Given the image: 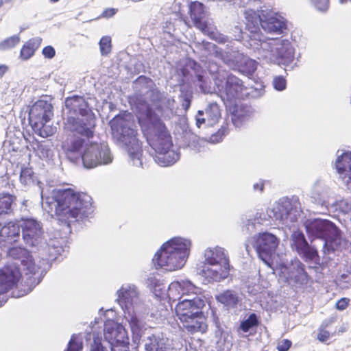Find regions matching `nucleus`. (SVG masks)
I'll return each mask as SVG.
<instances>
[{"mask_svg": "<svg viewBox=\"0 0 351 351\" xmlns=\"http://www.w3.org/2000/svg\"><path fill=\"white\" fill-rule=\"evenodd\" d=\"M260 322L255 313H251L247 319L241 322L239 328L243 332H247L251 328L258 326Z\"/></svg>", "mask_w": 351, "mask_h": 351, "instance_id": "36", "label": "nucleus"}, {"mask_svg": "<svg viewBox=\"0 0 351 351\" xmlns=\"http://www.w3.org/2000/svg\"><path fill=\"white\" fill-rule=\"evenodd\" d=\"M200 44L202 46L203 49L208 52V54L213 53L216 57H221L223 56V50L218 47L215 44L206 40H202Z\"/></svg>", "mask_w": 351, "mask_h": 351, "instance_id": "38", "label": "nucleus"}, {"mask_svg": "<svg viewBox=\"0 0 351 351\" xmlns=\"http://www.w3.org/2000/svg\"><path fill=\"white\" fill-rule=\"evenodd\" d=\"M117 12V9L109 8L105 9L101 15L97 17V19L100 18H105V19H109L112 17Z\"/></svg>", "mask_w": 351, "mask_h": 351, "instance_id": "48", "label": "nucleus"}, {"mask_svg": "<svg viewBox=\"0 0 351 351\" xmlns=\"http://www.w3.org/2000/svg\"><path fill=\"white\" fill-rule=\"evenodd\" d=\"M275 58L278 64L285 65L289 64L293 60V49L288 41H287L286 43H282L280 46L276 49Z\"/></svg>", "mask_w": 351, "mask_h": 351, "instance_id": "25", "label": "nucleus"}, {"mask_svg": "<svg viewBox=\"0 0 351 351\" xmlns=\"http://www.w3.org/2000/svg\"><path fill=\"white\" fill-rule=\"evenodd\" d=\"M189 15L196 28L199 29L204 35L208 36L210 38L217 40L215 33L210 30L207 21H203L204 18L203 3L198 1L191 2L189 5Z\"/></svg>", "mask_w": 351, "mask_h": 351, "instance_id": "16", "label": "nucleus"}, {"mask_svg": "<svg viewBox=\"0 0 351 351\" xmlns=\"http://www.w3.org/2000/svg\"><path fill=\"white\" fill-rule=\"evenodd\" d=\"M191 241L182 238H173L163 243L155 254L154 263L167 271L181 269L189 254Z\"/></svg>", "mask_w": 351, "mask_h": 351, "instance_id": "3", "label": "nucleus"}, {"mask_svg": "<svg viewBox=\"0 0 351 351\" xmlns=\"http://www.w3.org/2000/svg\"><path fill=\"white\" fill-rule=\"evenodd\" d=\"M292 245L297 252L305 260L314 261L319 259L317 250L308 245L304 234L301 231H295L292 234Z\"/></svg>", "mask_w": 351, "mask_h": 351, "instance_id": "17", "label": "nucleus"}, {"mask_svg": "<svg viewBox=\"0 0 351 351\" xmlns=\"http://www.w3.org/2000/svg\"><path fill=\"white\" fill-rule=\"evenodd\" d=\"M104 335L113 351H116L117 348L119 351H129V338L123 326L113 323H106Z\"/></svg>", "mask_w": 351, "mask_h": 351, "instance_id": "10", "label": "nucleus"}, {"mask_svg": "<svg viewBox=\"0 0 351 351\" xmlns=\"http://www.w3.org/2000/svg\"><path fill=\"white\" fill-rule=\"evenodd\" d=\"M304 226L309 238L323 239L325 241V245L335 241L338 236L337 228L332 222L326 219L307 220Z\"/></svg>", "mask_w": 351, "mask_h": 351, "instance_id": "8", "label": "nucleus"}, {"mask_svg": "<svg viewBox=\"0 0 351 351\" xmlns=\"http://www.w3.org/2000/svg\"><path fill=\"white\" fill-rule=\"evenodd\" d=\"M20 227L24 241L30 246L35 245L43 233L40 222L33 218H21Z\"/></svg>", "mask_w": 351, "mask_h": 351, "instance_id": "15", "label": "nucleus"}, {"mask_svg": "<svg viewBox=\"0 0 351 351\" xmlns=\"http://www.w3.org/2000/svg\"><path fill=\"white\" fill-rule=\"evenodd\" d=\"M20 43V37L14 35L7 38L0 43V48L2 50H8L15 47Z\"/></svg>", "mask_w": 351, "mask_h": 351, "instance_id": "39", "label": "nucleus"}, {"mask_svg": "<svg viewBox=\"0 0 351 351\" xmlns=\"http://www.w3.org/2000/svg\"><path fill=\"white\" fill-rule=\"evenodd\" d=\"M350 303V299L347 298H342L340 300H339L336 304L335 307L339 311L345 310L349 305Z\"/></svg>", "mask_w": 351, "mask_h": 351, "instance_id": "47", "label": "nucleus"}, {"mask_svg": "<svg viewBox=\"0 0 351 351\" xmlns=\"http://www.w3.org/2000/svg\"><path fill=\"white\" fill-rule=\"evenodd\" d=\"M261 25L263 29L270 32L281 34L287 29L286 22L283 19H280L276 16H269L265 20L261 21Z\"/></svg>", "mask_w": 351, "mask_h": 351, "instance_id": "28", "label": "nucleus"}, {"mask_svg": "<svg viewBox=\"0 0 351 351\" xmlns=\"http://www.w3.org/2000/svg\"><path fill=\"white\" fill-rule=\"evenodd\" d=\"M254 189L256 191H259L260 192H263L264 190L265 184L263 181H261L258 183H256L253 186Z\"/></svg>", "mask_w": 351, "mask_h": 351, "instance_id": "52", "label": "nucleus"}, {"mask_svg": "<svg viewBox=\"0 0 351 351\" xmlns=\"http://www.w3.org/2000/svg\"><path fill=\"white\" fill-rule=\"evenodd\" d=\"M248 114L247 111L245 108L235 107V109L232 113V121L236 127H240L247 119Z\"/></svg>", "mask_w": 351, "mask_h": 351, "instance_id": "34", "label": "nucleus"}, {"mask_svg": "<svg viewBox=\"0 0 351 351\" xmlns=\"http://www.w3.org/2000/svg\"><path fill=\"white\" fill-rule=\"evenodd\" d=\"M42 53L45 58L49 59L53 58L56 55V51L54 48L50 45L45 47Z\"/></svg>", "mask_w": 351, "mask_h": 351, "instance_id": "49", "label": "nucleus"}, {"mask_svg": "<svg viewBox=\"0 0 351 351\" xmlns=\"http://www.w3.org/2000/svg\"><path fill=\"white\" fill-rule=\"evenodd\" d=\"M226 134H228V128L222 125L215 134L210 136V140L213 143H217L223 139Z\"/></svg>", "mask_w": 351, "mask_h": 351, "instance_id": "42", "label": "nucleus"}, {"mask_svg": "<svg viewBox=\"0 0 351 351\" xmlns=\"http://www.w3.org/2000/svg\"><path fill=\"white\" fill-rule=\"evenodd\" d=\"M274 87L278 90H283L286 88L287 82L282 76H277L274 79Z\"/></svg>", "mask_w": 351, "mask_h": 351, "instance_id": "44", "label": "nucleus"}, {"mask_svg": "<svg viewBox=\"0 0 351 351\" xmlns=\"http://www.w3.org/2000/svg\"><path fill=\"white\" fill-rule=\"evenodd\" d=\"M351 1V0H350Z\"/></svg>", "mask_w": 351, "mask_h": 351, "instance_id": "62", "label": "nucleus"}, {"mask_svg": "<svg viewBox=\"0 0 351 351\" xmlns=\"http://www.w3.org/2000/svg\"><path fill=\"white\" fill-rule=\"evenodd\" d=\"M52 197L56 203L55 214L59 221L70 228V223L80 215H85L92 207V197L86 193L73 189H54Z\"/></svg>", "mask_w": 351, "mask_h": 351, "instance_id": "1", "label": "nucleus"}, {"mask_svg": "<svg viewBox=\"0 0 351 351\" xmlns=\"http://www.w3.org/2000/svg\"><path fill=\"white\" fill-rule=\"evenodd\" d=\"M3 4V0H0V8L2 7Z\"/></svg>", "mask_w": 351, "mask_h": 351, "instance_id": "57", "label": "nucleus"}, {"mask_svg": "<svg viewBox=\"0 0 351 351\" xmlns=\"http://www.w3.org/2000/svg\"><path fill=\"white\" fill-rule=\"evenodd\" d=\"M204 306V301L199 297L195 296L192 299H184L176 305V315L181 324L193 315L202 310Z\"/></svg>", "mask_w": 351, "mask_h": 351, "instance_id": "14", "label": "nucleus"}, {"mask_svg": "<svg viewBox=\"0 0 351 351\" xmlns=\"http://www.w3.org/2000/svg\"><path fill=\"white\" fill-rule=\"evenodd\" d=\"M330 322L323 323L319 328V332L317 334V339L321 342H325L330 337V332L328 331L326 328L329 326Z\"/></svg>", "mask_w": 351, "mask_h": 351, "instance_id": "40", "label": "nucleus"}, {"mask_svg": "<svg viewBox=\"0 0 351 351\" xmlns=\"http://www.w3.org/2000/svg\"><path fill=\"white\" fill-rule=\"evenodd\" d=\"M309 280L310 277L305 270L304 265L299 261L292 263L287 269L286 280L289 283L292 282L297 287H302L307 285Z\"/></svg>", "mask_w": 351, "mask_h": 351, "instance_id": "21", "label": "nucleus"}, {"mask_svg": "<svg viewBox=\"0 0 351 351\" xmlns=\"http://www.w3.org/2000/svg\"><path fill=\"white\" fill-rule=\"evenodd\" d=\"M100 53L102 56H108L112 51V40L109 36H104L99 42Z\"/></svg>", "mask_w": 351, "mask_h": 351, "instance_id": "37", "label": "nucleus"}, {"mask_svg": "<svg viewBox=\"0 0 351 351\" xmlns=\"http://www.w3.org/2000/svg\"><path fill=\"white\" fill-rule=\"evenodd\" d=\"M130 295V291L129 290H121L119 293V298L126 303L128 302Z\"/></svg>", "mask_w": 351, "mask_h": 351, "instance_id": "51", "label": "nucleus"}, {"mask_svg": "<svg viewBox=\"0 0 351 351\" xmlns=\"http://www.w3.org/2000/svg\"><path fill=\"white\" fill-rule=\"evenodd\" d=\"M182 328L193 335L197 332L206 333L208 330L207 318L200 310L181 323Z\"/></svg>", "mask_w": 351, "mask_h": 351, "instance_id": "20", "label": "nucleus"}, {"mask_svg": "<svg viewBox=\"0 0 351 351\" xmlns=\"http://www.w3.org/2000/svg\"><path fill=\"white\" fill-rule=\"evenodd\" d=\"M335 167L347 188L351 190V152H346L336 159Z\"/></svg>", "mask_w": 351, "mask_h": 351, "instance_id": "23", "label": "nucleus"}, {"mask_svg": "<svg viewBox=\"0 0 351 351\" xmlns=\"http://www.w3.org/2000/svg\"><path fill=\"white\" fill-rule=\"evenodd\" d=\"M42 39L40 38H32L26 41L22 46L19 58L26 61L34 56L36 51L40 47Z\"/></svg>", "mask_w": 351, "mask_h": 351, "instance_id": "26", "label": "nucleus"}, {"mask_svg": "<svg viewBox=\"0 0 351 351\" xmlns=\"http://www.w3.org/2000/svg\"><path fill=\"white\" fill-rule=\"evenodd\" d=\"M185 24H186L189 27H191L186 21H185Z\"/></svg>", "mask_w": 351, "mask_h": 351, "instance_id": "60", "label": "nucleus"}, {"mask_svg": "<svg viewBox=\"0 0 351 351\" xmlns=\"http://www.w3.org/2000/svg\"><path fill=\"white\" fill-rule=\"evenodd\" d=\"M218 302L226 306H234L237 304V295L231 290H226L216 296Z\"/></svg>", "mask_w": 351, "mask_h": 351, "instance_id": "32", "label": "nucleus"}, {"mask_svg": "<svg viewBox=\"0 0 351 351\" xmlns=\"http://www.w3.org/2000/svg\"><path fill=\"white\" fill-rule=\"evenodd\" d=\"M65 107L70 113L79 114L81 116H87L91 113L88 104L83 96L73 95L67 97Z\"/></svg>", "mask_w": 351, "mask_h": 351, "instance_id": "24", "label": "nucleus"}, {"mask_svg": "<svg viewBox=\"0 0 351 351\" xmlns=\"http://www.w3.org/2000/svg\"><path fill=\"white\" fill-rule=\"evenodd\" d=\"M8 70V66L5 64H0V78L7 72Z\"/></svg>", "mask_w": 351, "mask_h": 351, "instance_id": "53", "label": "nucleus"}, {"mask_svg": "<svg viewBox=\"0 0 351 351\" xmlns=\"http://www.w3.org/2000/svg\"><path fill=\"white\" fill-rule=\"evenodd\" d=\"M84 117L85 118L83 119L69 117L66 119V124L71 130L76 132L87 138H93L95 128V117L92 113Z\"/></svg>", "mask_w": 351, "mask_h": 351, "instance_id": "13", "label": "nucleus"}, {"mask_svg": "<svg viewBox=\"0 0 351 351\" xmlns=\"http://www.w3.org/2000/svg\"><path fill=\"white\" fill-rule=\"evenodd\" d=\"M190 104H191L190 99L188 98H185L184 100V102H183V106H185V108L187 109L190 106Z\"/></svg>", "mask_w": 351, "mask_h": 351, "instance_id": "55", "label": "nucleus"}, {"mask_svg": "<svg viewBox=\"0 0 351 351\" xmlns=\"http://www.w3.org/2000/svg\"><path fill=\"white\" fill-rule=\"evenodd\" d=\"M91 351H106L105 348L101 343V337L94 336L93 343L91 345Z\"/></svg>", "mask_w": 351, "mask_h": 351, "instance_id": "45", "label": "nucleus"}, {"mask_svg": "<svg viewBox=\"0 0 351 351\" xmlns=\"http://www.w3.org/2000/svg\"><path fill=\"white\" fill-rule=\"evenodd\" d=\"M244 89L242 81L236 76L230 75L227 77L221 97L223 99L231 101L241 97Z\"/></svg>", "mask_w": 351, "mask_h": 351, "instance_id": "22", "label": "nucleus"}, {"mask_svg": "<svg viewBox=\"0 0 351 351\" xmlns=\"http://www.w3.org/2000/svg\"><path fill=\"white\" fill-rule=\"evenodd\" d=\"M145 351H167L164 343L158 342L156 339H150L149 342L145 344Z\"/></svg>", "mask_w": 351, "mask_h": 351, "instance_id": "41", "label": "nucleus"}, {"mask_svg": "<svg viewBox=\"0 0 351 351\" xmlns=\"http://www.w3.org/2000/svg\"><path fill=\"white\" fill-rule=\"evenodd\" d=\"M196 287L189 280H182L181 282H173L169 286V293L173 291H178L182 295H189L190 294H196Z\"/></svg>", "mask_w": 351, "mask_h": 351, "instance_id": "29", "label": "nucleus"}, {"mask_svg": "<svg viewBox=\"0 0 351 351\" xmlns=\"http://www.w3.org/2000/svg\"><path fill=\"white\" fill-rule=\"evenodd\" d=\"M292 346V342L289 339H282L276 347L278 351H288Z\"/></svg>", "mask_w": 351, "mask_h": 351, "instance_id": "46", "label": "nucleus"}, {"mask_svg": "<svg viewBox=\"0 0 351 351\" xmlns=\"http://www.w3.org/2000/svg\"><path fill=\"white\" fill-rule=\"evenodd\" d=\"M60 1V0H50V1L53 2V3L58 2V1Z\"/></svg>", "mask_w": 351, "mask_h": 351, "instance_id": "58", "label": "nucleus"}, {"mask_svg": "<svg viewBox=\"0 0 351 351\" xmlns=\"http://www.w3.org/2000/svg\"><path fill=\"white\" fill-rule=\"evenodd\" d=\"M82 342L77 340L76 337L73 335L69 341L67 348L65 351H80L82 349Z\"/></svg>", "mask_w": 351, "mask_h": 351, "instance_id": "43", "label": "nucleus"}, {"mask_svg": "<svg viewBox=\"0 0 351 351\" xmlns=\"http://www.w3.org/2000/svg\"><path fill=\"white\" fill-rule=\"evenodd\" d=\"M257 36L260 37V35L257 34ZM254 45H256V48H258L259 46H261V38H258L257 42H255Z\"/></svg>", "mask_w": 351, "mask_h": 351, "instance_id": "56", "label": "nucleus"}, {"mask_svg": "<svg viewBox=\"0 0 351 351\" xmlns=\"http://www.w3.org/2000/svg\"><path fill=\"white\" fill-rule=\"evenodd\" d=\"M315 7L322 11L326 10L328 7V0H314Z\"/></svg>", "mask_w": 351, "mask_h": 351, "instance_id": "50", "label": "nucleus"}, {"mask_svg": "<svg viewBox=\"0 0 351 351\" xmlns=\"http://www.w3.org/2000/svg\"><path fill=\"white\" fill-rule=\"evenodd\" d=\"M346 1H347V0H341V3H345V2H346Z\"/></svg>", "mask_w": 351, "mask_h": 351, "instance_id": "59", "label": "nucleus"}, {"mask_svg": "<svg viewBox=\"0 0 351 351\" xmlns=\"http://www.w3.org/2000/svg\"><path fill=\"white\" fill-rule=\"evenodd\" d=\"M206 263L211 266L219 265V269H213L204 266L202 273L206 278L215 281L226 279L230 273V261L223 250L215 247L207 250L205 253Z\"/></svg>", "mask_w": 351, "mask_h": 351, "instance_id": "5", "label": "nucleus"}, {"mask_svg": "<svg viewBox=\"0 0 351 351\" xmlns=\"http://www.w3.org/2000/svg\"><path fill=\"white\" fill-rule=\"evenodd\" d=\"M257 63L255 60L243 57L239 65V71L245 75H252L256 70Z\"/></svg>", "mask_w": 351, "mask_h": 351, "instance_id": "33", "label": "nucleus"}, {"mask_svg": "<svg viewBox=\"0 0 351 351\" xmlns=\"http://www.w3.org/2000/svg\"><path fill=\"white\" fill-rule=\"evenodd\" d=\"M197 81L199 82H200V87L203 88L204 87V76L202 75H197Z\"/></svg>", "mask_w": 351, "mask_h": 351, "instance_id": "54", "label": "nucleus"}, {"mask_svg": "<svg viewBox=\"0 0 351 351\" xmlns=\"http://www.w3.org/2000/svg\"><path fill=\"white\" fill-rule=\"evenodd\" d=\"M82 158L84 167L88 169L108 164L112 160L109 149L97 143L87 145Z\"/></svg>", "mask_w": 351, "mask_h": 351, "instance_id": "9", "label": "nucleus"}, {"mask_svg": "<svg viewBox=\"0 0 351 351\" xmlns=\"http://www.w3.org/2000/svg\"><path fill=\"white\" fill-rule=\"evenodd\" d=\"M288 215H289V213H287L286 218H287V217H288Z\"/></svg>", "mask_w": 351, "mask_h": 351, "instance_id": "61", "label": "nucleus"}, {"mask_svg": "<svg viewBox=\"0 0 351 351\" xmlns=\"http://www.w3.org/2000/svg\"><path fill=\"white\" fill-rule=\"evenodd\" d=\"M16 197L9 193L0 194V216L12 213V206L16 203Z\"/></svg>", "mask_w": 351, "mask_h": 351, "instance_id": "30", "label": "nucleus"}, {"mask_svg": "<svg viewBox=\"0 0 351 351\" xmlns=\"http://www.w3.org/2000/svg\"><path fill=\"white\" fill-rule=\"evenodd\" d=\"M132 105L135 108V114L141 129L152 124L157 119H160L147 101L141 95L135 96Z\"/></svg>", "mask_w": 351, "mask_h": 351, "instance_id": "12", "label": "nucleus"}, {"mask_svg": "<svg viewBox=\"0 0 351 351\" xmlns=\"http://www.w3.org/2000/svg\"><path fill=\"white\" fill-rule=\"evenodd\" d=\"M84 144V139L80 137L67 138L62 144V148L66 153L79 152Z\"/></svg>", "mask_w": 351, "mask_h": 351, "instance_id": "31", "label": "nucleus"}, {"mask_svg": "<svg viewBox=\"0 0 351 351\" xmlns=\"http://www.w3.org/2000/svg\"><path fill=\"white\" fill-rule=\"evenodd\" d=\"M53 117V107L51 102L38 99L31 106L29 111V123L38 136L47 138L52 136L56 128L47 125Z\"/></svg>", "mask_w": 351, "mask_h": 351, "instance_id": "4", "label": "nucleus"}, {"mask_svg": "<svg viewBox=\"0 0 351 351\" xmlns=\"http://www.w3.org/2000/svg\"><path fill=\"white\" fill-rule=\"evenodd\" d=\"M21 274L16 264H8L0 269V288L3 291L7 292L15 287Z\"/></svg>", "mask_w": 351, "mask_h": 351, "instance_id": "18", "label": "nucleus"}, {"mask_svg": "<svg viewBox=\"0 0 351 351\" xmlns=\"http://www.w3.org/2000/svg\"><path fill=\"white\" fill-rule=\"evenodd\" d=\"M114 121L120 126L119 141L128 147L131 159L140 160L143 150L137 137L138 130L126 125L123 116L116 117Z\"/></svg>", "mask_w": 351, "mask_h": 351, "instance_id": "7", "label": "nucleus"}, {"mask_svg": "<svg viewBox=\"0 0 351 351\" xmlns=\"http://www.w3.org/2000/svg\"><path fill=\"white\" fill-rule=\"evenodd\" d=\"M8 254L14 259L21 261L24 271L25 283L29 287H34L42 280L40 273V267L34 263L30 252L25 248L14 247H11Z\"/></svg>", "mask_w": 351, "mask_h": 351, "instance_id": "6", "label": "nucleus"}, {"mask_svg": "<svg viewBox=\"0 0 351 351\" xmlns=\"http://www.w3.org/2000/svg\"><path fill=\"white\" fill-rule=\"evenodd\" d=\"M20 224L9 221L0 228V238L3 241L12 242L19 237Z\"/></svg>", "mask_w": 351, "mask_h": 351, "instance_id": "27", "label": "nucleus"}, {"mask_svg": "<svg viewBox=\"0 0 351 351\" xmlns=\"http://www.w3.org/2000/svg\"><path fill=\"white\" fill-rule=\"evenodd\" d=\"M219 106L216 103L210 104L204 111L199 110L196 116V125L200 128L202 124L208 127L216 125L221 119Z\"/></svg>", "mask_w": 351, "mask_h": 351, "instance_id": "19", "label": "nucleus"}, {"mask_svg": "<svg viewBox=\"0 0 351 351\" xmlns=\"http://www.w3.org/2000/svg\"><path fill=\"white\" fill-rule=\"evenodd\" d=\"M20 182L25 186L33 185L35 183L34 172L32 168L23 167L21 170Z\"/></svg>", "mask_w": 351, "mask_h": 351, "instance_id": "35", "label": "nucleus"}, {"mask_svg": "<svg viewBox=\"0 0 351 351\" xmlns=\"http://www.w3.org/2000/svg\"><path fill=\"white\" fill-rule=\"evenodd\" d=\"M141 130L149 145L158 154V163L162 166H169L178 160L179 154L171 149V136L160 119H157Z\"/></svg>", "mask_w": 351, "mask_h": 351, "instance_id": "2", "label": "nucleus"}, {"mask_svg": "<svg viewBox=\"0 0 351 351\" xmlns=\"http://www.w3.org/2000/svg\"><path fill=\"white\" fill-rule=\"evenodd\" d=\"M258 246L256 251L258 257L269 267L272 265V255L275 252L278 245V239L271 233L263 232L259 234L258 237Z\"/></svg>", "mask_w": 351, "mask_h": 351, "instance_id": "11", "label": "nucleus"}]
</instances>
